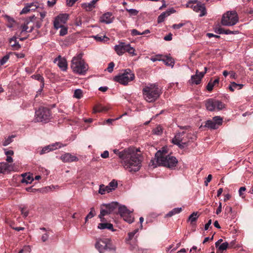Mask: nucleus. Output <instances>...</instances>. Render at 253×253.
<instances>
[{
  "label": "nucleus",
  "mask_w": 253,
  "mask_h": 253,
  "mask_svg": "<svg viewBox=\"0 0 253 253\" xmlns=\"http://www.w3.org/2000/svg\"><path fill=\"white\" fill-rule=\"evenodd\" d=\"M113 152L121 160V163L123 168L130 172L138 171L142 166L143 157L139 149L133 147L126 148L121 151L114 149Z\"/></svg>",
  "instance_id": "1"
},
{
  "label": "nucleus",
  "mask_w": 253,
  "mask_h": 253,
  "mask_svg": "<svg viewBox=\"0 0 253 253\" xmlns=\"http://www.w3.org/2000/svg\"><path fill=\"white\" fill-rule=\"evenodd\" d=\"M195 138L194 132L183 131L177 133L171 140V142L178 146L179 148L183 149L187 146L190 140L193 141Z\"/></svg>",
  "instance_id": "2"
},
{
  "label": "nucleus",
  "mask_w": 253,
  "mask_h": 253,
  "mask_svg": "<svg viewBox=\"0 0 253 253\" xmlns=\"http://www.w3.org/2000/svg\"><path fill=\"white\" fill-rule=\"evenodd\" d=\"M94 246L99 253H116V247L109 238L96 239Z\"/></svg>",
  "instance_id": "3"
},
{
  "label": "nucleus",
  "mask_w": 253,
  "mask_h": 253,
  "mask_svg": "<svg viewBox=\"0 0 253 253\" xmlns=\"http://www.w3.org/2000/svg\"><path fill=\"white\" fill-rule=\"evenodd\" d=\"M80 53L74 56L71 61V67L73 71L79 75H84L88 70V66Z\"/></svg>",
  "instance_id": "4"
},
{
  "label": "nucleus",
  "mask_w": 253,
  "mask_h": 253,
  "mask_svg": "<svg viewBox=\"0 0 253 253\" xmlns=\"http://www.w3.org/2000/svg\"><path fill=\"white\" fill-rule=\"evenodd\" d=\"M142 93L144 98L148 102H153L155 101L160 96L161 91L158 85L155 84H151L145 86L142 89Z\"/></svg>",
  "instance_id": "5"
},
{
  "label": "nucleus",
  "mask_w": 253,
  "mask_h": 253,
  "mask_svg": "<svg viewBox=\"0 0 253 253\" xmlns=\"http://www.w3.org/2000/svg\"><path fill=\"white\" fill-rule=\"evenodd\" d=\"M155 158L159 165L172 169L176 166L178 161L175 157L169 155H166L160 151H158L155 154Z\"/></svg>",
  "instance_id": "6"
},
{
  "label": "nucleus",
  "mask_w": 253,
  "mask_h": 253,
  "mask_svg": "<svg viewBox=\"0 0 253 253\" xmlns=\"http://www.w3.org/2000/svg\"><path fill=\"white\" fill-rule=\"evenodd\" d=\"M239 21L238 14L235 11H227L222 16L221 24L224 26H232Z\"/></svg>",
  "instance_id": "7"
},
{
  "label": "nucleus",
  "mask_w": 253,
  "mask_h": 253,
  "mask_svg": "<svg viewBox=\"0 0 253 253\" xmlns=\"http://www.w3.org/2000/svg\"><path fill=\"white\" fill-rule=\"evenodd\" d=\"M114 50L118 55H122L125 52H128L131 56L136 55L135 49L129 43L119 42V44L114 46Z\"/></svg>",
  "instance_id": "8"
},
{
  "label": "nucleus",
  "mask_w": 253,
  "mask_h": 253,
  "mask_svg": "<svg viewBox=\"0 0 253 253\" xmlns=\"http://www.w3.org/2000/svg\"><path fill=\"white\" fill-rule=\"evenodd\" d=\"M135 75L129 69H126L123 73L115 76L114 80L121 84L126 85L128 82L134 79Z\"/></svg>",
  "instance_id": "9"
},
{
  "label": "nucleus",
  "mask_w": 253,
  "mask_h": 253,
  "mask_svg": "<svg viewBox=\"0 0 253 253\" xmlns=\"http://www.w3.org/2000/svg\"><path fill=\"white\" fill-rule=\"evenodd\" d=\"M51 118L50 110L47 108H40L35 113V120L37 122H47Z\"/></svg>",
  "instance_id": "10"
},
{
  "label": "nucleus",
  "mask_w": 253,
  "mask_h": 253,
  "mask_svg": "<svg viewBox=\"0 0 253 253\" xmlns=\"http://www.w3.org/2000/svg\"><path fill=\"white\" fill-rule=\"evenodd\" d=\"M205 105L208 110L220 111L225 108V105L221 101L213 98H210L206 101Z\"/></svg>",
  "instance_id": "11"
},
{
  "label": "nucleus",
  "mask_w": 253,
  "mask_h": 253,
  "mask_svg": "<svg viewBox=\"0 0 253 253\" xmlns=\"http://www.w3.org/2000/svg\"><path fill=\"white\" fill-rule=\"evenodd\" d=\"M186 7L191 8L196 12H200V17L205 16L207 13L205 4L196 0L189 1Z\"/></svg>",
  "instance_id": "12"
},
{
  "label": "nucleus",
  "mask_w": 253,
  "mask_h": 253,
  "mask_svg": "<svg viewBox=\"0 0 253 253\" xmlns=\"http://www.w3.org/2000/svg\"><path fill=\"white\" fill-rule=\"evenodd\" d=\"M118 206L117 203L103 204L101 206V209L99 215V217L100 218L101 221H103L104 216L112 213L114 210L117 208Z\"/></svg>",
  "instance_id": "13"
},
{
  "label": "nucleus",
  "mask_w": 253,
  "mask_h": 253,
  "mask_svg": "<svg viewBox=\"0 0 253 253\" xmlns=\"http://www.w3.org/2000/svg\"><path fill=\"white\" fill-rule=\"evenodd\" d=\"M222 123V118L220 116H215L212 120L206 122L205 126L211 129H217Z\"/></svg>",
  "instance_id": "14"
},
{
  "label": "nucleus",
  "mask_w": 253,
  "mask_h": 253,
  "mask_svg": "<svg viewBox=\"0 0 253 253\" xmlns=\"http://www.w3.org/2000/svg\"><path fill=\"white\" fill-rule=\"evenodd\" d=\"M68 18V15L67 14H62L57 16L53 22L54 27L58 29L59 28L65 26L64 24L66 22Z\"/></svg>",
  "instance_id": "15"
},
{
  "label": "nucleus",
  "mask_w": 253,
  "mask_h": 253,
  "mask_svg": "<svg viewBox=\"0 0 253 253\" xmlns=\"http://www.w3.org/2000/svg\"><path fill=\"white\" fill-rule=\"evenodd\" d=\"M60 159L64 163H71L79 161V158L76 156L70 153H66L62 155L60 157Z\"/></svg>",
  "instance_id": "16"
},
{
  "label": "nucleus",
  "mask_w": 253,
  "mask_h": 253,
  "mask_svg": "<svg viewBox=\"0 0 253 253\" xmlns=\"http://www.w3.org/2000/svg\"><path fill=\"white\" fill-rule=\"evenodd\" d=\"M54 63H57L59 68L63 71H65L67 69V62L65 58L59 55L54 60Z\"/></svg>",
  "instance_id": "17"
},
{
  "label": "nucleus",
  "mask_w": 253,
  "mask_h": 253,
  "mask_svg": "<svg viewBox=\"0 0 253 253\" xmlns=\"http://www.w3.org/2000/svg\"><path fill=\"white\" fill-rule=\"evenodd\" d=\"M62 147V145L61 143L59 142H56L55 143L46 146L42 148V149L40 152V154H43L49 152L51 151H53L57 149L58 148H61Z\"/></svg>",
  "instance_id": "18"
},
{
  "label": "nucleus",
  "mask_w": 253,
  "mask_h": 253,
  "mask_svg": "<svg viewBox=\"0 0 253 253\" xmlns=\"http://www.w3.org/2000/svg\"><path fill=\"white\" fill-rule=\"evenodd\" d=\"M205 73H200L198 70L196 71V74L192 75L191 77V82L192 84H200L202 79L204 77Z\"/></svg>",
  "instance_id": "19"
},
{
  "label": "nucleus",
  "mask_w": 253,
  "mask_h": 253,
  "mask_svg": "<svg viewBox=\"0 0 253 253\" xmlns=\"http://www.w3.org/2000/svg\"><path fill=\"white\" fill-rule=\"evenodd\" d=\"M38 7L37 2H32L27 3L26 5L22 9L20 12V14L27 13L28 12L32 10H35Z\"/></svg>",
  "instance_id": "20"
},
{
  "label": "nucleus",
  "mask_w": 253,
  "mask_h": 253,
  "mask_svg": "<svg viewBox=\"0 0 253 253\" xmlns=\"http://www.w3.org/2000/svg\"><path fill=\"white\" fill-rule=\"evenodd\" d=\"M175 10L173 8H170L169 10L162 13L158 17V23H160L163 22L165 18L170 15L172 13L175 12Z\"/></svg>",
  "instance_id": "21"
},
{
  "label": "nucleus",
  "mask_w": 253,
  "mask_h": 253,
  "mask_svg": "<svg viewBox=\"0 0 253 253\" xmlns=\"http://www.w3.org/2000/svg\"><path fill=\"white\" fill-rule=\"evenodd\" d=\"M100 21L106 24H110L113 21L112 14L110 12L104 14L100 18Z\"/></svg>",
  "instance_id": "22"
},
{
  "label": "nucleus",
  "mask_w": 253,
  "mask_h": 253,
  "mask_svg": "<svg viewBox=\"0 0 253 253\" xmlns=\"http://www.w3.org/2000/svg\"><path fill=\"white\" fill-rule=\"evenodd\" d=\"M97 1L95 0H91L88 3H84L82 4V7L87 11H91L95 7V3Z\"/></svg>",
  "instance_id": "23"
},
{
  "label": "nucleus",
  "mask_w": 253,
  "mask_h": 253,
  "mask_svg": "<svg viewBox=\"0 0 253 253\" xmlns=\"http://www.w3.org/2000/svg\"><path fill=\"white\" fill-rule=\"evenodd\" d=\"M36 19H37V17L35 16L30 17L28 19H27V24H28L29 28L28 33H31L33 30Z\"/></svg>",
  "instance_id": "24"
},
{
  "label": "nucleus",
  "mask_w": 253,
  "mask_h": 253,
  "mask_svg": "<svg viewBox=\"0 0 253 253\" xmlns=\"http://www.w3.org/2000/svg\"><path fill=\"white\" fill-rule=\"evenodd\" d=\"M118 211L121 217H122L126 215V214L132 213L133 211L128 210L125 206H121L119 207Z\"/></svg>",
  "instance_id": "25"
},
{
  "label": "nucleus",
  "mask_w": 253,
  "mask_h": 253,
  "mask_svg": "<svg viewBox=\"0 0 253 253\" xmlns=\"http://www.w3.org/2000/svg\"><path fill=\"white\" fill-rule=\"evenodd\" d=\"M22 176L23 177V178L21 180V182L23 183H31L34 180L33 177L30 174L24 173L22 174Z\"/></svg>",
  "instance_id": "26"
},
{
  "label": "nucleus",
  "mask_w": 253,
  "mask_h": 253,
  "mask_svg": "<svg viewBox=\"0 0 253 253\" xmlns=\"http://www.w3.org/2000/svg\"><path fill=\"white\" fill-rule=\"evenodd\" d=\"M9 43L14 50H18L21 48V45L18 42H17L15 37H13L10 39Z\"/></svg>",
  "instance_id": "27"
},
{
  "label": "nucleus",
  "mask_w": 253,
  "mask_h": 253,
  "mask_svg": "<svg viewBox=\"0 0 253 253\" xmlns=\"http://www.w3.org/2000/svg\"><path fill=\"white\" fill-rule=\"evenodd\" d=\"M111 189L109 188L108 185L105 186L103 184H101L99 186L98 192L101 195H104L106 193L111 192Z\"/></svg>",
  "instance_id": "28"
},
{
  "label": "nucleus",
  "mask_w": 253,
  "mask_h": 253,
  "mask_svg": "<svg viewBox=\"0 0 253 253\" xmlns=\"http://www.w3.org/2000/svg\"><path fill=\"white\" fill-rule=\"evenodd\" d=\"M98 228L100 229H108L114 230L113 224L110 223H100L98 224Z\"/></svg>",
  "instance_id": "29"
},
{
  "label": "nucleus",
  "mask_w": 253,
  "mask_h": 253,
  "mask_svg": "<svg viewBox=\"0 0 253 253\" xmlns=\"http://www.w3.org/2000/svg\"><path fill=\"white\" fill-rule=\"evenodd\" d=\"M40 230L43 231H44L45 233L44 234H43L41 237V239H42V241L43 242H45L46 241H47L49 238V230H47L44 227H42V228H40Z\"/></svg>",
  "instance_id": "30"
},
{
  "label": "nucleus",
  "mask_w": 253,
  "mask_h": 253,
  "mask_svg": "<svg viewBox=\"0 0 253 253\" xmlns=\"http://www.w3.org/2000/svg\"><path fill=\"white\" fill-rule=\"evenodd\" d=\"M162 61L168 66H170L171 67H173L174 64V61L173 59H172L170 57L166 56L165 59H163Z\"/></svg>",
  "instance_id": "31"
},
{
  "label": "nucleus",
  "mask_w": 253,
  "mask_h": 253,
  "mask_svg": "<svg viewBox=\"0 0 253 253\" xmlns=\"http://www.w3.org/2000/svg\"><path fill=\"white\" fill-rule=\"evenodd\" d=\"M182 211L181 208H176L169 211L166 215V217H171L172 216L180 213Z\"/></svg>",
  "instance_id": "32"
},
{
  "label": "nucleus",
  "mask_w": 253,
  "mask_h": 253,
  "mask_svg": "<svg viewBox=\"0 0 253 253\" xmlns=\"http://www.w3.org/2000/svg\"><path fill=\"white\" fill-rule=\"evenodd\" d=\"M109 109V107L107 106H103L101 105H99L96 107H95L93 109V112H107Z\"/></svg>",
  "instance_id": "33"
},
{
  "label": "nucleus",
  "mask_w": 253,
  "mask_h": 253,
  "mask_svg": "<svg viewBox=\"0 0 253 253\" xmlns=\"http://www.w3.org/2000/svg\"><path fill=\"white\" fill-rule=\"evenodd\" d=\"M31 77L36 80L41 82V88L42 89L44 86V79L40 74L33 75Z\"/></svg>",
  "instance_id": "34"
},
{
  "label": "nucleus",
  "mask_w": 253,
  "mask_h": 253,
  "mask_svg": "<svg viewBox=\"0 0 253 253\" xmlns=\"http://www.w3.org/2000/svg\"><path fill=\"white\" fill-rule=\"evenodd\" d=\"M9 165L6 163H0V173H4L9 170Z\"/></svg>",
  "instance_id": "35"
},
{
  "label": "nucleus",
  "mask_w": 253,
  "mask_h": 253,
  "mask_svg": "<svg viewBox=\"0 0 253 253\" xmlns=\"http://www.w3.org/2000/svg\"><path fill=\"white\" fill-rule=\"evenodd\" d=\"M236 86H239V88H238V89H240L243 87V84H237L235 82H232L231 83V84L229 86V89L231 91H234L235 89L236 88Z\"/></svg>",
  "instance_id": "36"
},
{
  "label": "nucleus",
  "mask_w": 253,
  "mask_h": 253,
  "mask_svg": "<svg viewBox=\"0 0 253 253\" xmlns=\"http://www.w3.org/2000/svg\"><path fill=\"white\" fill-rule=\"evenodd\" d=\"M124 220L129 223H131L134 221V217L131 215V213L126 214L124 216H122Z\"/></svg>",
  "instance_id": "37"
},
{
  "label": "nucleus",
  "mask_w": 253,
  "mask_h": 253,
  "mask_svg": "<svg viewBox=\"0 0 253 253\" xmlns=\"http://www.w3.org/2000/svg\"><path fill=\"white\" fill-rule=\"evenodd\" d=\"M199 215H198L197 212H193L189 216L188 220L190 221L191 223H193L197 220Z\"/></svg>",
  "instance_id": "38"
},
{
  "label": "nucleus",
  "mask_w": 253,
  "mask_h": 253,
  "mask_svg": "<svg viewBox=\"0 0 253 253\" xmlns=\"http://www.w3.org/2000/svg\"><path fill=\"white\" fill-rule=\"evenodd\" d=\"M4 17L6 19L7 22L9 23V24L7 25V27L9 28H11L13 27V24L15 22L14 20L12 17H10L7 15H5L4 16Z\"/></svg>",
  "instance_id": "39"
},
{
  "label": "nucleus",
  "mask_w": 253,
  "mask_h": 253,
  "mask_svg": "<svg viewBox=\"0 0 253 253\" xmlns=\"http://www.w3.org/2000/svg\"><path fill=\"white\" fill-rule=\"evenodd\" d=\"M117 182L115 180H113L112 181H111L108 185L109 188L111 189V192L113 190H114L117 187Z\"/></svg>",
  "instance_id": "40"
},
{
  "label": "nucleus",
  "mask_w": 253,
  "mask_h": 253,
  "mask_svg": "<svg viewBox=\"0 0 253 253\" xmlns=\"http://www.w3.org/2000/svg\"><path fill=\"white\" fill-rule=\"evenodd\" d=\"M83 96V91L80 89H77L74 91V97L80 99Z\"/></svg>",
  "instance_id": "41"
},
{
  "label": "nucleus",
  "mask_w": 253,
  "mask_h": 253,
  "mask_svg": "<svg viewBox=\"0 0 253 253\" xmlns=\"http://www.w3.org/2000/svg\"><path fill=\"white\" fill-rule=\"evenodd\" d=\"M94 38L98 42H105L106 41L108 38L106 36H101L98 35L93 36Z\"/></svg>",
  "instance_id": "42"
},
{
  "label": "nucleus",
  "mask_w": 253,
  "mask_h": 253,
  "mask_svg": "<svg viewBox=\"0 0 253 253\" xmlns=\"http://www.w3.org/2000/svg\"><path fill=\"white\" fill-rule=\"evenodd\" d=\"M229 246V244L228 242H225L224 243H223L221 245H219L217 249H219V250L221 251H226Z\"/></svg>",
  "instance_id": "43"
},
{
  "label": "nucleus",
  "mask_w": 253,
  "mask_h": 253,
  "mask_svg": "<svg viewBox=\"0 0 253 253\" xmlns=\"http://www.w3.org/2000/svg\"><path fill=\"white\" fill-rule=\"evenodd\" d=\"M9 58V54H7L4 56L1 59H0V66L4 65Z\"/></svg>",
  "instance_id": "44"
},
{
  "label": "nucleus",
  "mask_w": 253,
  "mask_h": 253,
  "mask_svg": "<svg viewBox=\"0 0 253 253\" xmlns=\"http://www.w3.org/2000/svg\"><path fill=\"white\" fill-rule=\"evenodd\" d=\"M60 28V30L59 32L60 36H64L67 34V32H68V28L67 27H66L65 26H63Z\"/></svg>",
  "instance_id": "45"
},
{
  "label": "nucleus",
  "mask_w": 253,
  "mask_h": 253,
  "mask_svg": "<svg viewBox=\"0 0 253 253\" xmlns=\"http://www.w3.org/2000/svg\"><path fill=\"white\" fill-rule=\"evenodd\" d=\"M22 31L21 32H28L29 30V26L27 24V19L25 21L24 23L21 26Z\"/></svg>",
  "instance_id": "46"
},
{
  "label": "nucleus",
  "mask_w": 253,
  "mask_h": 253,
  "mask_svg": "<svg viewBox=\"0 0 253 253\" xmlns=\"http://www.w3.org/2000/svg\"><path fill=\"white\" fill-rule=\"evenodd\" d=\"M162 55L161 54H157L154 57H152L150 58V60L153 62H155L156 61H162L163 59H161Z\"/></svg>",
  "instance_id": "47"
},
{
  "label": "nucleus",
  "mask_w": 253,
  "mask_h": 253,
  "mask_svg": "<svg viewBox=\"0 0 253 253\" xmlns=\"http://www.w3.org/2000/svg\"><path fill=\"white\" fill-rule=\"evenodd\" d=\"M246 188L245 187H241L240 188L239 190V194L240 197L242 198H244L245 197V194L244 192L246 191Z\"/></svg>",
  "instance_id": "48"
},
{
  "label": "nucleus",
  "mask_w": 253,
  "mask_h": 253,
  "mask_svg": "<svg viewBox=\"0 0 253 253\" xmlns=\"http://www.w3.org/2000/svg\"><path fill=\"white\" fill-rule=\"evenodd\" d=\"M125 9L127 11H128L129 12V13L130 14L132 15H136L138 13V11H137V10H136L135 9H132V8L128 9L127 8H126Z\"/></svg>",
  "instance_id": "49"
},
{
  "label": "nucleus",
  "mask_w": 253,
  "mask_h": 253,
  "mask_svg": "<svg viewBox=\"0 0 253 253\" xmlns=\"http://www.w3.org/2000/svg\"><path fill=\"white\" fill-rule=\"evenodd\" d=\"M114 66H115V64L114 63V62H110L108 65V68H107V71L109 73H112L113 71V68H114Z\"/></svg>",
  "instance_id": "50"
},
{
  "label": "nucleus",
  "mask_w": 253,
  "mask_h": 253,
  "mask_svg": "<svg viewBox=\"0 0 253 253\" xmlns=\"http://www.w3.org/2000/svg\"><path fill=\"white\" fill-rule=\"evenodd\" d=\"M138 231V229H136L134 231L128 233V239L131 240L132 238L134 237L135 234L137 233Z\"/></svg>",
  "instance_id": "51"
},
{
  "label": "nucleus",
  "mask_w": 253,
  "mask_h": 253,
  "mask_svg": "<svg viewBox=\"0 0 253 253\" xmlns=\"http://www.w3.org/2000/svg\"><path fill=\"white\" fill-rule=\"evenodd\" d=\"M153 131L155 134L160 135L162 132V129L160 126H158L156 127Z\"/></svg>",
  "instance_id": "52"
},
{
  "label": "nucleus",
  "mask_w": 253,
  "mask_h": 253,
  "mask_svg": "<svg viewBox=\"0 0 253 253\" xmlns=\"http://www.w3.org/2000/svg\"><path fill=\"white\" fill-rule=\"evenodd\" d=\"M31 248L30 246H25L23 249L20 250L18 253H24L25 252H30Z\"/></svg>",
  "instance_id": "53"
},
{
  "label": "nucleus",
  "mask_w": 253,
  "mask_h": 253,
  "mask_svg": "<svg viewBox=\"0 0 253 253\" xmlns=\"http://www.w3.org/2000/svg\"><path fill=\"white\" fill-rule=\"evenodd\" d=\"M184 25H185V23H179V24H173L172 26V27L174 29H179L181 28L182 27H183Z\"/></svg>",
  "instance_id": "54"
},
{
  "label": "nucleus",
  "mask_w": 253,
  "mask_h": 253,
  "mask_svg": "<svg viewBox=\"0 0 253 253\" xmlns=\"http://www.w3.org/2000/svg\"><path fill=\"white\" fill-rule=\"evenodd\" d=\"M214 85L212 83V81L211 80L209 83L207 85V89L209 91H211L213 87H214Z\"/></svg>",
  "instance_id": "55"
},
{
  "label": "nucleus",
  "mask_w": 253,
  "mask_h": 253,
  "mask_svg": "<svg viewBox=\"0 0 253 253\" xmlns=\"http://www.w3.org/2000/svg\"><path fill=\"white\" fill-rule=\"evenodd\" d=\"M13 138V136L8 137L3 143V146H7L12 142V138Z\"/></svg>",
  "instance_id": "56"
},
{
  "label": "nucleus",
  "mask_w": 253,
  "mask_h": 253,
  "mask_svg": "<svg viewBox=\"0 0 253 253\" xmlns=\"http://www.w3.org/2000/svg\"><path fill=\"white\" fill-rule=\"evenodd\" d=\"M131 35L132 36H137V35H142V33L138 31L136 29H132L131 30Z\"/></svg>",
  "instance_id": "57"
},
{
  "label": "nucleus",
  "mask_w": 253,
  "mask_h": 253,
  "mask_svg": "<svg viewBox=\"0 0 253 253\" xmlns=\"http://www.w3.org/2000/svg\"><path fill=\"white\" fill-rule=\"evenodd\" d=\"M239 33L238 31H231L230 30H225L224 34L230 35V34H237Z\"/></svg>",
  "instance_id": "58"
},
{
  "label": "nucleus",
  "mask_w": 253,
  "mask_h": 253,
  "mask_svg": "<svg viewBox=\"0 0 253 253\" xmlns=\"http://www.w3.org/2000/svg\"><path fill=\"white\" fill-rule=\"evenodd\" d=\"M94 212V209L93 208H91L90 212L88 213V214L87 215V217H89L90 218H91L95 215Z\"/></svg>",
  "instance_id": "59"
},
{
  "label": "nucleus",
  "mask_w": 253,
  "mask_h": 253,
  "mask_svg": "<svg viewBox=\"0 0 253 253\" xmlns=\"http://www.w3.org/2000/svg\"><path fill=\"white\" fill-rule=\"evenodd\" d=\"M78 0H66V3L68 6H72Z\"/></svg>",
  "instance_id": "60"
},
{
  "label": "nucleus",
  "mask_w": 253,
  "mask_h": 253,
  "mask_svg": "<svg viewBox=\"0 0 253 253\" xmlns=\"http://www.w3.org/2000/svg\"><path fill=\"white\" fill-rule=\"evenodd\" d=\"M211 179H212V175L211 174H209L206 180L204 182L205 185L206 186H208L209 182H210L211 181Z\"/></svg>",
  "instance_id": "61"
},
{
  "label": "nucleus",
  "mask_w": 253,
  "mask_h": 253,
  "mask_svg": "<svg viewBox=\"0 0 253 253\" xmlns=\"http://www.w3.org/2000/svg\"><path fill=\"white\" fill-rule=\"evenodd\" d=\"M215 32L217 34H224L225 29H224L223 28H219L216 29L215 30Z\"/></svg>",
  "instance_id": "62"
},
{
  "label": "nucleus",
  "mask_w": 253,
  "mask_h": 253,
  "mask_svg": "<svg viewBox=\"0 0 253 253\" xmlns=\"http://www.w3.org/2000/svg\"><path fill=\"white\" fill-rule=\"evenodd\" d=\"M109 152L106 150L101 154V157L103 158H107L109 157Z\"/></svg>",
  "instance_id": "63"
},
{
  "label": "nucleus",
  "mask_w": 253,
  "mask_h": 253,
  "mask_svg": "<svg viewBox=\"0 0 253 253\" xmlns=\"http://www.w3.org/2000/svg\"><path fill=\"white\" fill-rule=\"evenodd\" d=\"M232 212V208L230 206H227L225 209V213H230Z\"/></svg>",
  "instance_id": "64"
}]
</instances>
